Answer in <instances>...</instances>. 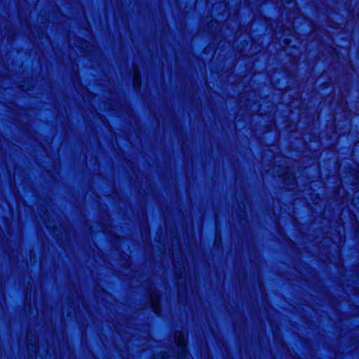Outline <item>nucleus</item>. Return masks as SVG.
I'll return each instance as SVG.
<instances>
[{
	"instance_id": "1",
	"label": "nucleus",
	"mask_w": 359,
	"mask_h": 359,
	"mask_svg": "<svg viewBox=\"0 0 359 359\" xmlns=\"http://www.w3.org/2000/svg\"><path fill=\"white\" fill-rule=\"evenodd\" d=\"M175 339L177 341V346L182 355L185 353L186 337L184 333L178 331L175 333Z\"/></svg>"
},
{
	"instance_id": "2",
	"label": "nucleus",
	"mask_w": 359,
	"mask_h": 359,
	"mask_svg": "<svg viewBox=\"0 0 359 359\" xmlns=\"http://www.w3.org/2000/svg\"><path fill=\"white\" fill-rule=\"evenodd\" d=\"M133 83H134V87L135 88H139L141 84L140 77L139 76L138 73H135L133 77Z\"/></svg>"
},
{
	"instance_id": "3",
	"label": "nucleus",
	"mask_w": 359,
	"mask_h": 359,
	"mask_svg": "<svg viewBox=\"0 0 359 359\" xmlns=\"http://www.w3.org/2000/svg\"><path fill=\"white\" fill-rule=\"evenodd\" d=\"M158 302V297L157 295L155 294L151 297V304L154 309V311L156 313L158 312V308H157Z\"/></svg>"
}]
</instances>
